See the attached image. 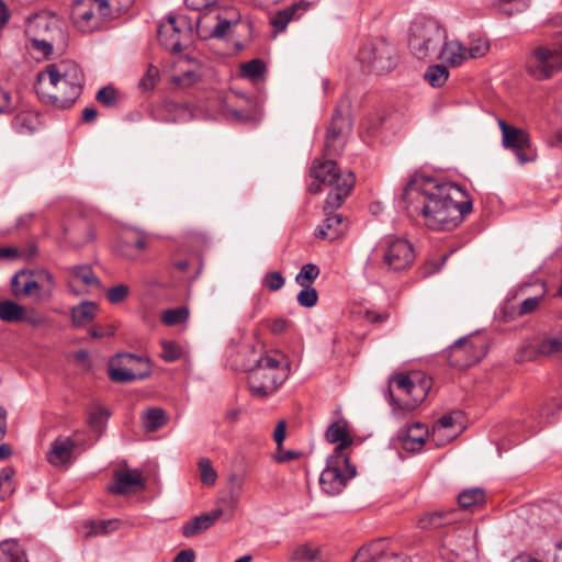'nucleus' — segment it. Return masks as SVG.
Returning a JSON list of instances; mask_svg holds the SVG:
<instances>
[{"instance_id": "f257e3e1", "label": "nucleus", "mask_w": 562, "mask_h": 562, "mask_svg": "<svg viewBox=\"0 0 562 562\" xmlns=\"http://www.w3.org/2000/svg\"><path fill=\"white\" fill-rule=\"evenodd\" d=\"M351 126L348 103L341 101L333 113L325 136L324 155L326 160L314 159L312 165V176L334 187L325 201L324 214L326 217L315 232V236L319 239L336 240L347 229L346 218L335 212L350 194L356 183V176L351 171L340 172L336 161L331 158L344 149Z\"/></svg>"}, {"instance_id": "f03ea898", "label": "nucleus", "mask_w": 562, "mask_h": 562, "mask_svg": "<svg viewBox=\"0 0 562 562\" xmlns=\"http://www.w3.org/2000/svg\"><path fill=\"white\" fill-rule=\"evenodd\" d=\"M397 206L408 215H422L432 231H451L471 213L472 201L456 183L415 176L405 186Z\"/></svg>"}, {"instance_id": "7ed1b4c3", "label": "nucleus", "mask_w": 562, "mask_h": 562, "mask_svg": "<svg viewBox=\"0 0 562 562\" xmlns=\"http://www.w3.org/2000/svg\"><path fill=\"white\" fill-rule=\"evenodd\" d=\"M85 76L78 64L63 60L49 64L37 75L35 90L45 102L58 109H68L80 97Z\"/></svg>"}, {"instance_id": "20e7f679", "label": "nucleus", "mask_w": 562, "mask_h": 562, "mask_svg": "<svg viewBox=\"0 0 562 562\" xmlns=\"http://www.w3.org/2000/svg\"><path fill=\"white\" fill-rule=\"evenodd\" d=\"M289 378V363L282 353H263L248 371L251 396L265 400L273 395Z\"/></svg>"}, {"instance_id": "39448f33", "label": "nucleus", "mask_w": 562, "mask_h": 562, "mask_svg": "<svg viewBox=\"0 0 562 562\" xmlns=\"http://www.w3.org/2000/svg\"><path fill=\"white\" fill-rule=\"evenodd\" d=\"M446 37V30L437 20L422 18L411 25L408 46L418 59H425L438 50Z\"/></svg>"}, {"instance_id": "423d86ee", "label": "nucleus", "mask_w": 562, "mask_h": 562, "mask_svg": "<svg viewBox=\"0 0 562 562\" xmlns=\"http://www.w3.org/2000/svg\"><path fill=\"white\" fill-rule=\"evenodd\" d=\"M358 56L362 65L379 75L391 71L397 64L395 47L384 38L363 44Z\"/></svg>"}, {"instance_id": "0eeeda50", "label": "nucleus", "mask_w": 562, "mask_h": 562, "mask_svg": "<svg viewBox=\"0 0 562 562\" xmlns=\"http://www.w3.org/2000/svg\"><path fill=\"white\" fill-rule=\"evenodd\" d=\"M562 70V44L538 46L527 60V71L537 80L551 78Z\"/></svg>"}, {"instance_id": "6e6552de", "label": "nucleus", "mask_w": 562, "mask_h": 562, "mask_svg": "<svg viewBox=\"0 0 562 562\" xmlns=\"http://www.w3.org/2000/svg\"><path fill=\"white\" fill-rule=\"evenodd\" d=\"M150 373L149 360L130 352L117 353L115 359L111 361L109 369V378L115 383L144 380Z\"/></svg>"}, {"instance_id": "1a4fd4ad", "label": "nucleus", "mask_w": 562, "mask_h": 562, "mask_svg": "<svg viewBox=\"0 0 562 562\" xmlns=\"http://www.w3.org/2000/svg\"><path fill=\"white\" fill-rule=\"evenodd\" d=\"M356 473V467L350 464L348 457L331 456L327 460V467L321 474V487L329 495H337L344 490L347 481L353 477Z\"/></svg>"}, {"instance_id": "9d476101", "label": "nucleus", "mask_w": 562, "mask_h": 562, "mask_svg": "<svg viewBox=\"0 0 562 562\" xmlns=\"http://www.w3.org/2000/svg\"><path fill=\"white\" fill-rule=\"evenodd\" d=\"M498 125L502 131L503 146L515 154L520 165L536 159V151L532 149L529 134L526 131L510 125L504 120H498Z\"/></svg>"}, {"instance_id": "9b49d317", "label": "nucleus", "mask_w": 562, "mask_h": 562, "mask_svg": "<svg viewBox=\"0 0 562 562\" xmlns=\"http://www.w3.org/2000/svg\"><path fill=\"white\" fill-rule=\"evenodd\" d=\"M100 0H77L71 7L70 18L80 32H93L110 21L99 7Z\"/></svg>"}, {"instance_id": "f8f14e48", "label": "nucleus", "mask_w": 562, "mask_h": 562, "mask_svg": "<svg viewBox=\"0 0 562 562\" xmlns=\"http://www.w3.org/2000/svg\"><path fill=\"white\" fill-rule=\"evenodd\" d=\"M485 355V345H477L469 337H462L449 347L447 359L452 367L467 369L477 363Z\"/></svg>"}, {"instance_id": "ddd939ff", "label": "nucleus", "mask_w": 562, "mask_h": 562, "mask_svg": "<svg viewBox=\"0 0 562 562\" xmlns=\"http://www.w3.org/2000/svg\"><path fill=\"white\" fill-rule=\"evenodd\" d=\"M415 254L412 244L403 238H395L387 243L383 254V263L390 270L400 271L412 265Z\"/></svg>"}, {"instance_id": "4468645a", "label": "nucleus", "mask_w": 562, "mask_h": 562, "mask_svg": "<svg viewBox=\"0 0 562 562\" xmlns=\"http://www.w3.org/2000/svg\"><path fill=\"white\" fill-rule=\"evenodd\" d=\"M145 488V481L138 470H117L113 474V484L108 491L113 495H126Z\"/></svg>"}, {"instance_id": "2eb2a0df", "label": "nucleus", "mask_w": 562, "mask_h": 562, "mask_svg": "<svg viewBox=\"0 0 562 562\" xmlns=\"http://www.w3.org/2000/svg\"><path fill=\"white\" fill-rule=\"evenodd\" d=\"M149 237L135 228H125L120 234L117 250L128 259H136L146 248Z\"/></svg>"}, {"instance_id": "dca6fc26", "label": "nucleus", "mask_w": 562, "mask_h": 562, "mask_svg": "<svg viewBox=\"0 0 562 562\" xmlns=\"http://www.w3.org/2000/svg\"><path fill=\"white\" fill-rule=\"evenodd\" d=\"M184 34L183 30L178 25L175 16L169 15L167 22L158 27V41L167 49L172 53L182 50L181 37Z\"/></svg>"}, {"instance_id": "f3484780", "label": "nucleus", "mask_w": 562, "mask_h": 562, "mask_svg": "<svg viewBox=\"0 0 562 562\" xmlns=\"http://www.w3.org/2000/svg\"><path fill=\"white\" fill-rule=\"evenodd\" d=\"M325 437L328 442L337 443L333 456L347 457L345 450L352 445V438L348 431V424L345 419H339L330 424L326 429Z\"/></svg>"}, {"instance_id": "a211bd4d", "label": "nucleus", "mask_w": 562, "mask_h": 562, "mask_svg": "<svg viewBox=\"0 0 562 562\" xmlns=\"http://www.w3.org/2000/svg\"><path fill=\"white\" fill-rule=\"evenodd\" d=\"M428 389H429V383L425 379L420 383L414 382V384L408 393V395L411 396V400H408V401H404L400 397H395L393 395L392 389H389L387 393H389V397H390V404L393 406L394 409L406 411V412L414 411L426 397Z\"/></svg>"}, {"instance_id": "6ab92c4d", "label": "nucleus", "mask_w": 562, "mask_h": 562, "mask_svg": "<svg viewBox=\"0 0 562 562\" xmlns=\"http://www.w3.org/2000/svg\"><path fill=\"white\" fill-rule=\"evenodd\" d=\"M311 7L312 2L302 0L279 10L270 20L274 32H283L291 21L299 20Z\"/></svg>"}, {"instance_id": "aec40b11", "label": "nucleus", "mask_w": 562, "mask_h": 562, "mask_svg": "<svg viewBox=\"0 0 562 562\" xmlns=\"http://www.w3.org/2000/svg\"><path fill=\"white\" fill-rule=\"evenodd\" d=\"M76 442L70 437H57L47 452V461L55 465H65L71 461Z\"/></svg>"}, {"instance_id": "412c9836", "label": "nucleus", "mask_w": 562, "mask_h": 562, "mask_svg": "<svg viewBox=\"0 0 562 562\" xmlns=\"http://www.w3.org/2000/svg\"><path fill=\"white\" fill-rule=\"evenodd\" d=\"M223 510L221 508L214 509L210 513L202 514L190 520L182 526V535L186 538H191L201 535L205 530L210 529L217 519L222 516Z\"/></svg>"}, {"instance_id": "4be33fe9", "label": "nucleus", "mask_w": 562, "mask_h": 562, "mask_svg": "<svg viewBox=\"0 0 562 562\" xmlns=\"http://www.w3.org/2000/svg\"><path fill=\"white\" fill-rule=\"evenodd\" d=\"M438 57L449 66H460L464 60L468 59L467 46H464L459 41H445L442 43L441 49L439 50Z\"/></svg>"}, {"instance_id": "5701e85b", "label": "nucleus", "mask_w": 562, "mask_h": 562, "mask_svg": "<svg viewBox=\"0 0 562 562\" xmlns=\"http://www.w3.org/2000/svg\"><path fill=\"white\" fill-rule=\"evenodd\" d=\"M457 513L456 509L451 510H437L427 513L419 517L417 524L422 529H436L453 522L452 516Z\"/></svg>"}, {"instance_id": "b1692460", "label": "nucleus", "mask_w": 562, "mask_h": 562, "mask_svg": "<svg viewBox=\"0 0 562 562\" xmlns=\"http://www.w3.org/2000/svg\"><path fill=\"white\" fill-rule=\"evenodd\" d=\"M0 562H29L22 546L14 540L0 542Z\"/></svg>"}, {"instance_id": "393cba45", "label": "nucleus", "mask_w": 562, "mask_h": 562, "mask_svg": "<svg viewBox=\"0 0 562 562\" xmlns=\"http://www.w3.org/2000/svg\"><path fill=\"white\" fill-rule=\"evenodd\" d=\"M168 422V416L161 407L147 409L142 417L143 427L147 432H154L162 428Z\"/></svg>"}, {"instance_id": "a878e982", "label": "nucleus", "mask_w": 562, "mask_h": 562, "mask_svg": "<svg viewBox=\"0 0 562 562\" xmlns=\"http://www.w3.org/2000/svg\"><path fill=\"white\" fill-rule=\"evenodd\" d=\"M98 305L90 301H83L79 305L71 308V321L77 327L90 323L94 317Z\"/></svg>"}, {"instance_id": "bb28decb", "label": "nucleus", "mask_w": 562, "mask_h": 562, "mask_svg": "<svg viewBox=\"0 0 562 562\" xmlns=\"http://www.w3.org/2000/svg\"><path fill=\"white\" fill-rule=\"evenodd\" d=\"M428 436V429L422 423H414L407 428V437L404 440L406 450H419Z\"/></svg>"}, {"instance_id": "cd10ccee", "label": "nucleus", "mask_w": 562, "mask_h": 562, "mask_svg": "<svg viewBox=\"0 0 562 562\" xmlns=\"http://www.w3.org/2000/svg\"><path fill=\"white\" fill-rule=\"evenodd\" d=\"M485 503V492L480 487L462 491L458 495V504L462 509L481 507Z\"/></svg>"}, {"instance_id": "c85d7f7f", "label": "nucleus", "mask_w": 562, "mask_h": 562, "mask_svg": "<svg viewBox=\"0 0 562 562\" xmlns=\"http://www.w3.org/2000/svg\"><path fill=\"white\" fill-rule=\"evenodd\" d=\"M24 306L12 300L0 301V319L4 323H22Z\"/></svg>"}, {"instance_id": "c756f323", "label": "nucleus", "mask_w": 562, "mask_h": 562, "mask_svg": "<svg viewBox=\"0 0 562 562\" xmlns=\"http://www.w3.org/2000/svg\"><path fill=\"white\" fill-rule=\"evenodd\" d=\"M134 3V0H100L99 7L103 10L109 20L117 19L125 13Z\"/></svg>"}, {"instance_id": "7c9ffc66", "label": "nucleus", "mask_w": 562, "mask_h": 562, "mask_svg": "<svg viewBox=\"0 0 562 562\" xmlns=\"http://www.w3.org/2000/svg\"><path fill=\"white\" fill-rule=\"evenodd\" d=\"M356 560L358 562H379L380 560L382 562H408L406 558L395 553L390 555H378V552L371 553V547L360 549L356 555Z\"/></svg>"}, {"instance_id": "2f4dec72", "label": "nucleus", "mask_w": 562, "mask_h": 562, "mask_svg": "<svg viewBox=\"0 0 562 562\" xmlns=\"http://www.w3.org/2000/svg\"><path fill=\"white\" fill-rule=\"evenodd\" d=\"M449 77V70L446 65H432L425 71V80L432 87L439 88L445 85Z\"/></svg>"}, {"instance_id": "473e14b6", "label": "nucleus", "mask_w": 562, "mask_h": 562, "mask_svg": "<svg viewBox=\"0 0 562 562\" xmlns=\"http://www.w3.org/2000/svg\"><path fill=\"white\" fill-rule=\"evenodd\" d=\"M190 316V311L187 306H178L162 312L161 322L166 326H177L186 323Z\"/></svg>"}, {"instance_id": "72a5a7b5", "label": "nucleus", "mask_w": 562, "mask_h": 562, "mask_svg": "<svg viewBox=\"0 0 562 562\" xmlns=\"http://www.w3.org/2000/svg\"><path fill=\"white\" fill-rule=\"evenodd\" d=\"M240 15L238 12L232 10L228 18L217 15V23L211 32V37L223 38L226 36L232 25H236L239 22Z\"/></svg>"}, {"instance_id": "f704fd0d", "label": "nucleus", "mask_w": 562, "mask_h": 562, "mask_svg": "<svg viewBox=\"0 0 562 562\" xmlns=\"http://www.w3.org/2000/svg\"><path fill=\"white\" fill-rule=\"evenodd\" d=\"M15 470L12 467H5L0 471V501H5L15 490L13 476Z\"/></svg>"}, {"instance_id": "c9c22d12", "label": "nucleus", "mask_w": 562, "mask_h": 562, "mask_svg": "<svg viewBox=\"0 0 562 562\" xmlns=\"http://www.w3.org/2000/svg\"><path fill=\"white\" fill-rule=\"evenodd\" d=\"M121 525L119 519H109V520H91L88 522L87 527L89 528L87 536H103L109 535L116 530Z\"/></svg>"}, {"instance_id": "e433bc0d", "label": "nucleus", "mask_w": 562, "mask_h": 562, "mask_svg": "<svg viewBox=\"0 0 562 562\" xmlns=\"http://www.w3.org/2000/svg\"><path fill=\"white\" fill-rule=\"evenodd\" d=\"M538 353L540 357H551L562 355V339L559 337H546L538 344Z\"/></svg>"}, {"instance_id": "4c0bfd02", "label": "nucleus", "mask_w": 562, "mask_h": 562, "mask_svg": "<svg viewBox=\"0 0 562 562\" xmlns=\"http://www.w3.org/2000/svg\"><path fill=\"white\" fill-rule=\"evenodd\" d=\"M266 70V64L261 59H251L241 64L240 72L243 77L248 78L252 81L258 80Z\"/></svg>"}, {"instance_id": "58836bf2", "label": "nucleus", "mask_w": 562, "mask_h": 562, "mask_svg": "<svg viewBox=\"0 0 562 562\" xmlns=\"http://www.w3.org/2000/svg\"><path fill=\"white\" fill-rule=\"evenodd\" d=\"M539 357L538 345H533L531 340H526L517 349L515 362L524 363L527 361H537Z\"/></svg>"}, {"instance_id": "ea45409f", "label": "nucleus", "mask_w": 562, "mask_h": 562, "mask_svg": "<svg viewBox=\"0 0 562 562\" xmlns=\"http://www.w3.org/2000/svg\"><path fill=\"white\" fill-rule=\"evenodd\" d=\"M71 273L75 278L81 280L85 285L100 286L99 278L88 265L72 267Z\"/></svg>"}, {"instance_id": "a19ab883", "label": "nucleus", "mask_w": 562, "mask_h": 562, "mask_svg": "<svg viewBox=\"0 0 562 562\" xmlns=\"http://www.w3.org/2000/svg\"><path fill=\"white\" fill-rule=\"evenodd\" d=\"M321 270L315 263L303 265L300 272L295 277V282L299 285H312L318 278Z\"/></svg>"}, {"instance_id": "79ce46f5", "label": "nucleus", "mask_w": 562, "mask_h": 562, "mask_svg": "<svg viewBox=\"0 0 562 562\" xmlns=\"http://www.w3.org/2000/svg\"><path fill=\"white\" fill-rule=\"evenodd\" d=\"M198 467L201 482L207 486L214 485L217 479V473L212 467L210 459L201 458L198 462Z\"/></svg>"}, {"instance_id": "37998d69", "label": "nucleus", "mask_w": 562, "mask_h": 562, "mask_svg": "<svg viewBox=\"0 0 562 562\" xmlns=\"http://www.w3.org/2000/svg\"><path fill=\"white\" fill-rule=\"evenodd\" d=\"M161 353L160 357L166 362H175L182 356V348L176 341L161 340Z\"/></svg>"}, {"instance_id": "c03bdc74", "label": "nucleus", "mask_w": 562, "mask_h": 562, "mask_svg": "<svg viewBox=\"0 0 562 562\" xmlns=\"http://www.w3.org/2000/svg\"><path fill=\"white\" fill-rule=\"evenodd\" d=\"M544 296L546 290L543 289L540 294L524 299L520 303H518V314L526 316L535 313L539 308L541 302L544 300Z\"/></svg>"}, {"instance_id": "a18cd8bd", "label": "nucleus", "mask_w": 562, "mask_h": 562, "mask_svg": "<svg viewBox=\"0 0 562 562\" xmlns=\"http://www.w3.org/2000/svg\"><path fill=\"white\" fill-rule=\"evenodd\" d=\"M49 21L46 15L36 14L27 20L25 33L27 36H38L41 30H48Z\"/></svg>"}, {"instance_id": "49530a36", "label": "nucleus", "mask_w": 562, "mask_h": 562, "mask_svg": "<svg viewBox=\"0 0 562 562\" xmlns=\"http://www.w3.org/2000/svg\"><path fill=\"white\" fill-rule=\"evenodd\" d=\"M245 476L241 473H232L228 476L229 497L232 506L236 505L243 491Z\"/></svg>"}, {"instance_id": "de8ad7c7", "label": "nucleus", "mask_w": 562, "mask_h": 562, "mask_svg": "<svg viewBox=\"0 0 562 562\" xmlns=\"http://www.w3.org/2000/svg\"><path fill=\"white\" fill-rule=\"evenodd\" d=\"M303 289L297 294V303L303 307H313L318 300L317 291L311 285H301Z\"/></svg>"}, {"instance_id": "09e8293b", "label": "nucleus", "mask_w": 562, "mask_h": 562, "mask_svg": "<svg viewBox=\"0 0 562 562\" xmlns=\"http://www.w3.org/2000/svg\"><path fill=\"white\" fill-rule=\"evenodd\" d=\"M529 0H499V9L508 16L525 11Z\"/></svg>"}, {"instance_id": "8fccbe9b", "label": "nucleus", "mask_w": 562, "mask_h": 562, "mask_svg": "<svg viewBox=\"0 0 562 562\" xmlns=\"http://www.w3.org/2000/svg\"><path fill=\"white\" fill-rule=\"evenodd\" d=\"M44 285L38 283L36 279L35 271L29 270V277L24 279V282L21 286V296H30V295H40L36 293L38 290L43 289Z\"/></svg>"}, {"instance_id": "3c124183", "label": "nucleus", "mask_w": 562, "mask_h": 562, "mask_svg": "<svg viewBox=\"0 0 562 562\" xmlns=\"http://www.w3.org/2000/svg\"><path fill=\"white\" fill-rule=\"evenodd\" d=\"M95 100L104 106L112 108L117 103L116 90L111 86L103 87L97 92Z\"/></svg>"}, {"instance_id": "603ef678", "label": "nucleus", "mask_w": 562, "mask_h": 562, "mask_svg": "<svg viewBox=\"0 0 562 562\" xmlns=\"http://www.w3.org/2000/svg\"><path fill=\"white\" fill-rule=\"evenodd\" d=\"M318 554V549L304 543L300 544L292 553V559L296 561H314Z\"/></svg>"}, {"instance_id": "864d4df0", "label": "nucleus", "mask_w": 562, "mask_h": 562, "mask_svg": "<svg viewBox=\"0 0 562 562\" xmlns=\"http://www.w3.org/2000/svg\"><path fill=\"white\" fill-rule=\"evenodd\" d=\"M284 282H285V280H284L283 276L278 271L268 272L262 279V285L272 292H276V291L282 289L284 285Z\"/></svg>"}, {"instance_id": "5fc2aeb1", "label": "nucleus", "mask_w": 562, "mask_h": 562, "mask_svg": "<svg viewBox=\"0 0 562 562\" xmlns=\"http://www.w3.org/2000/svg\"><path fill=\"white\" fill-rule=\"evenodd\" d=\"M130 293V289L125 284H117L110 288L106 292V299L111 304H119L123 302Z\"/></svg>"}, {"instance_id": "6e6d98bb", "label": "nucleus", "mask_w": 562, "mask_h": 562, "mask_svg": "<svg viewBox=\"0 0 562 562\" xmlns=\"http://www.w3.org/2000/svg\"><path fill=\"white\" fill-rule=\"evenodd\" d=\"M159 79V69L154 65H149L147 71L139 82V87L143 90H151Z\"/></svg>"}, {"instance_id": "4d7b16f0", "label": "nucleus", "mask_w": 562, "mask_h": 562, "mask_svg": "<svg viewBox=\"0 0 562 562\" xmlns=\"http://www.w3.org/2000/svg\"><path fill=\"white\" fill-rule=\"evenodd\" d=\"M499 317L505 323H508L522 316L518 314V304H514L510 300H507L499 311Z\"/></svg>"}, {"instance_id": "13d9d810", "label": "nucleus", "mask_w": 562, "mask_h": 562, "mask_svg": "<svg viewBox=\"0 0 562 562\" xmlns=\"http://www.w3.org/2000/svg\"><path fill=\"white\" fill-rule=\"evenodd\" d=\"M490 49V44L487 41L484 40H476L474 41L470 47H467V56L469 58H477L483 55Z\"/></svg>"}, {"instance_id": "bf43d9fd", "label": "nucleus", "mask_w": 562, "mask_h": 562, "mask_svg": "<svg viewBox=\"0 0 562 562\" xmlns=\"http://www.w3.org/2000/svg\"><path fill=\"white\" fill-rule=\"evenodd\" d=\"M12 127L18 133L32 132V119L29 114L22 113L18 114L12 120Z\"/></svg>"}, {"instance_id": "052dcab7", "label": "nucleus", "mask_w": 562, "mask_h": 562, "mask_svg": "<svg viewBox=\"0 0 562 562\" xmlns=\"http://www.w3.org/2000/svg\"><path fill=\"white\" fill-rule=\"evenodd\" d=\"M392 384H395L396 389L398 391H401L402 393L408 395L409 390L412 389V386L414 384V381L411 379V376L408 374L401 373V374H397V375L393 376L390 380V386Z\"/></svg>"}, {"instance_id": "680f3d73", "label": "nucleus", "mask_w": 562, "mask_h": 562, "mask_svg": "<svg viewBox=\"0 0 562 562\" xmlns=\"http://www.w3.org/2000/svg\"><path fill=\"white\" fill-rule=\"evenodd\" d=\"M454 426V418L452 414L441 416L432 427V437L437 436L441 430L449 429Z\"/></svg>"}, {"instance_id": "e2e57ef3", "label": "nucleus", "mask_w": 562, "mask_h": 562, "mask_svg": "<svg viewBox=\"0 0 562 562\" xmlns=\"http://www.w3.org/2000/svg\"><path fill=\"white\" fill-rule=\"evenodd\" d=\"M29 277V270H21L16 272L11 279V290L15 296H21V286L24 279Z\"/></svg>"}, {"instance_id": "0e129e2a", "label": "nucleus", "mask_w": 562, "mask_h": 562, "mask_svg": "<svg viewBox=\"0 0 562 562\" xmlns=\"http://www.w3.org/2000/svg\"><path fill=\"white\" fill-rule=\"evenodd\" d=\"M301 456H302V453L299 451L283 450V447H282L281 450H277V453L274 454V460L278 463H285V462L296 460Z\"/></svg>"}, {"instance_id": "69168bd1", "label": "nucleus", "mask_w": 562, "mask_h": 562, "mask_svg": "<svg viewBox=\"0 0 562 562\" xmlns=\"http://www.w3.org/2000/svg\"><path fill=\"white\" fill-rule=\"evenodd\" d=\"M286 422L281 419L278 422L277 427L273 431V439L277 442V450H281L283 441L286 436Z\"/></svg>"}, {"instance_id": "338daca9", "label": "nucleus", "mask_w": 562, "mask_h": 562, "mask_svg": "<svg viewBox=\"0 0 562 562\" xmlns=\"http://www.w3.org/2000/svg\"><path fill=\"white\" fill-rule=\"evenodd\" d=\"M109 415L110 413L105 408L98 407L90 414L89 423L92 426H98L99 424H102L109 417Z\"/></svg>"}, {"instance_id": "774afa93", "label": "nucleus", "mask_w": 562, "mask_h": 562, "mask_svg": "<svg viewBox=\"0 0 562 562\" xmlns=\"http://www.w3.org/2000/svg\"><path fill=\"white\" fill-rule=\"evenodd\" d=\"M195 552L193 549L181 550L173 559L172 562H194Z\"/></svg>"}]
</instances>
